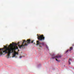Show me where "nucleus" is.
<instances>
[{
    "mask_svg": "<svg viewBox=\"0 0 74 74\" xmlns=\"http://www.w3.org/2000/svg\"><path fill=\"white\" fill-rule=\"evenodd\" d=\"M3 51H4L3 50L2 51H1V52L0 53V56L1 55H3V53H4L3 52Z\"/></svg>",
    "mask_w": 74,
    "mask_h": 74,
    "instance_id": "7",
    "label": "nucleus"
},
{
    "mask_svg": "<svg viewBox=\"0 0 74 74\" xmlns=\"http://www.w3.org/2000/svg\"><path fill=\"white\" fill-rule=\"evenodd\" d=\"M73 50V47H71L70 48V50H69V51L71 52V51H72Z\"/></svg>",
    "mask_w": 74,
    "mask_h": 74,
    "instance_id": "8",
    "label": "nucleus"
},
{
    "mask_svg": "<svg viewBox=\"0 0 74 74\" xmlns=\"http://www.w3.org/2000/svg\"><path fill=\"white\" fill-rule=\"evenodd\" d=\"M69 50H68L66 51L65 52V53H67L68 52H69Z\"/></svg>",
    "mask_w": 74,
    "mask_h": 74,
    "instance_id": "11",
    "label": "nucleus"
},
{
    "mask_svg": "<svg viewBox=\"0 0 74 74\" xmlns=\"http://www.w3.org/2000/svg\"><path fill=\"white\" fill-rule=\"evenodd\" d=\"M52 59H58L59 58H61V56H55V55L53 54L52 56Z\"/></svg>",
    "mask_w": 74,
    "mask_h": 74,
    "instance_id": "5",
    "label": "nucleus"
},
{
    "mask_svg": "<svg viewBox=\"0 0 74 74\" xmlns=\"http://www.w3.org/2000/svg\"><path fill=\"white\" fill-rule=\"evenodd\" d=\"M18 51H19V50H18Z\"/></svg>",
    "mask_w": 74,
    "mask_h": 74,
    "instance_id": "17",
    "label": "nucleus"
},
{
    "mask_svg": "<svg viewBox=\"0 0 74 74\" xmlns=\"http://www.w3.org/2000/svg\"><path fill=\"white\" fill-rule=\"evenodd\" d=\"M34 44H35V43H34Z\"/></svg>",
    "mask_w": 74,
    "mask_h": 74,
    "instance_id": "16",
    "label": "nucleus"
},
{
    "mask_svg": "<svg viewBox=\"0 0 74 74\" xmlns=\"http://www.w3.org/2000/svg\"><path fill=\"white\" fill-rule=\"evenodd\" d=\"M2 49H0V51H1L2 50Z\"/></svg>",
    "mask_w": 74,
    "mask_h": 74,
    "instance_id": "15",
    "label": "nucleus"
},
{
    "mask_svg": "<svg viewBox=\"0 0 74 74\" xmlns=\"http://www.w3.org/2000/svg\"><path fill=\"white\" fill-rule=\"evenodd\" d=\"M34 41V40H32V41L31 43H33V42Z\"/></svg>",
    "mask_w": 74,
    "mask_h": 74,
    "instance_id": "12",
    "label": "nucleus"
},
{
    "mask_svg": "<svg viewBox=\"0 0 74 74\" xmlns=\"http://www.w3.org/2000/svg\"><path fill=\"white\" fill-rule=\"evenodd\" d=\"M36 41L37 44H36V45H39L40 47H42L41 46H43L44 45V43H41L38 41Z\"/></svg>",
    "mask_w": 74,
    "mask_h": 74,
    "instance_id": "4",
    "label": "nucleus"
},
{
    "mask_svg": "<svg viewBox=\"0 0 74 74\" xmlns=\"http://www.w3.org/2000/svg\"><path fill=\"white\" fill-rule=\"evenodd\" d=\"M13 44H10V45L9 46L10 47H7L5 46V49L4 50V51H3V53H5V54L6 53H8V55L7 56H10V53H11V51L12 52H13L14 50H15L16 49H18V47L16 45H19V42H18L17 43H14V42L12 43Z\"/></svg>",
    "mask_w": 74,
    "mask_h": 74,
    "instance_id": "1",
    "label": "nucleus"
},
{
    "mask_svg": "<svg viewBox=\"0 0 74 74\" xmlns=\"http://www.w3.org/2000/svg\"><path fill=\"white\" fill-rule=\"evenodd\" d=\"M37 36H38V39L39 41H42V40H44L45 39V37H44V35H42L40 36H38V34L37 35Z\"/></svg>",
    "mask_w": 74,
    "mask_h": 74,
    "instance_id": "3",
    "label": "nucleus"
},
{
    "mask_svg": "<svg viewBox=\"0 0 74 74\" xmlns=\"http://www.w3.org/2000/svg\"><path fill=\"white\" fill-rule=\"evenodd\" d=\"M70 61H71V59H69V64H70Z\"/></svg>",
    "mask_w": 74,
    "mask_h": 74,
    "instance_id": "9",
    "label": "nucleus"
},
{
    "mask_svg": "<svg viewBox=\"0 0 74 74\" xmlns=\"http://www.w3.org/2000/svg\"><path fill=\"white\" fill-rule=\"evenodd\" d=\"M30 40L28 39L26 41L25 40H23V42L22 43V45L21 46L19 45H18V47L20 49L21 48H23L25 46H27V45L26 44H30Z\"/></svg>",
    "mask_w": 74,
    "mask_h": 74,
    "instance_id": "2",
    "label": "nucleus"
},
{
    "mask_svg": "<svg viewBox=\"0 0 74 74\" xmlns=\"http://www.w3.org/2000/svg\"><path fill=\"white\" fill-rule=\"evenodd\" d=\"M46 48H47V49H48V47L47 46Z\"/></svg>",
    "mask_w": 74,
    "mask_h": 74,
    "instance_id": "14",
    "label": "nucleus"
},
{
    "mask_svg": "<svg viewBox=\"0 0 74 74\" xmlns=\"http://www.w3.org/2000/svg\"><path fill=\"white\" fill-rule=\"evenodd\" d=\"M16 55H18V53H17L16 51H14V53L13 54V57H15L16 56Z\"/></svg>",
    "mask_w": 74,
    "mask_h": 74,
    "instance_id": "6",
    "label": "nucleus"
},
{
    "mask_svg": "<svg viewBox=\"0 0 74 74\" xmlns=\"http://www.w3.org/2000/svg\"><path fill=\"white\" fill-rule=\"evenodd\" d=\"M22 58V56H20V58Z\"/></svg>",
    "mask_w": 74,
    "mask_h": 74,
    "instance_id": "13",
    "label": "nucleus"
},
{
    "mask_svg": "<svg viewBox=\"0 0 74 74\" xmlns=\"http://www.w3.org/2000/svg\"><path fill=\"white\" fill-rule=\"evenodd\" d=\"M56 61H57L58 62H60V60H57V59H56Z\"/></svg>",
    "mask_w": 74,
    "mask_h": 74,
    "instance_id": "10",
    "label": "nucleus"
}]
</instances>
